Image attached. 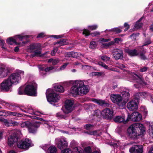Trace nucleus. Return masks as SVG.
<instances>
[{
	"instance_id": "nucleus-64",
	"label": "nucleus",
	"mask_w": 153,
	"mask_h": 153,
	"mask_svg": "<svg viewBox=\"0 0 153 153\" xmlns=\"http://www.w3.org/2000/svg\"><path fill=\"white\" fill-rule=\"evenodd\" d=\"M151 43V41L150 40H148L147 41L145 42L144 44L143 45L142 47L143 46L147 45Z\"/></svg>"
},
{
	"instance_id": "nucleus-13",
	"label": "nucleus",
	"mask_w": 153,
	"mask_h": 153,
	"mask_svg": "<svg viewBox=\"0 0 153 153\" xmlns=\"http://www.w3.org/2000/svg\"><path fill=\"white\" fill-rule=\"evenodd\" d=\"M18 147L21 149H27L29 147L33 146L31 141L28 139L22 140L17 144Z\"/></svg>"
},
{
	"instance_id": "nucleus-31",
	"label": "nucleus",
	"mask_w": 153,
	"mask_h": 153,
	"mask_svg": "<svg viewBox=\"0 0 153 153\" xmlns=\"http://www.w3.org/2000/svg\"><path fill=\"white\" fill-rule=\"evenodd\" d=\"M142 19V18H141L139 20L136 22L134 26V30H137L142 27L143 24L140 22Z\"/></svg>"
},
{
	"instance_id": "nucleus-41",
	"label": "nucleus",
	"mask_w": 153,
	"mask_h": 153,
	"mask_svg": "<svg viewBox=\"0 0 153 153\" xmlns=\"http://www.w3.org/2000/svg\"><path fill=\"white\" fill-rule=\"evenodd\" d=\"M149 132L150 137L153 139V125L149 126Z\"/></svg>"
},
{
	"instance_id": "nucleus-49",
	"label": "nucleus",
	"mask_w": 153,
	"mask_h": 153,
	"mask_svg": "<svg viewBox=\"0 0 153 153\" xmlns=\"http://www.w3.org/2000/svg\"><path fill=\"white\" fill-rule=\"evenodd\" d=\"M11 115L13 116H17L18 117H21L22 115V114L19 113L18 112H11Z\"/></svg>"
},
{
	"instance_id": "nucleus-54",
	"label": "nucleus",
	"mask_w": 153,
	"mask_h": 153,
	"mask_svg": "<svg viewBox=\"0 0 153 153\" xmlns=\"http://www.w3.org/2000/svg\"><path fill=\"white\" fill-rule=\"evenodd\" d=\"M57 117L59 119L65 118V117L61 113H58L56 114Z\"/></svg>"
},
{
	"instance_id": "nucleus-29",
	"label": "nucleus",
	"mask_w": 153,
	"mask_h": 153,
	"mask_svg": "<svg viewBox=\"0 0 153 153\" xmlns=\"http://www.w3.org/2000/svg\"><path fill=\"white\" fill-rule=\"evenodd\" d=\"M54 89L57 91L59 92H63L64 89L62 86L59 84L56 83L53 85Z\"/></svg>"
},
{
	"instance_id": "nucleus-2",
	"label": "nucleus",
	"mask_w": 153,
	"mask_h": 153,
	"mask_svg": "<svg viewBox=\"0 0 153 153\" xmlns=\"http://www.w3.org/2000/svg\"><path fill=\"white\" fill-rule=\"evenodd\" d=\"M143 125L139 123L134 124L130 126L127 129L128 136L131 138L135 139L138 136L143 134L145 132Z\"/></svg>"
},
{
	"instance_id": "nucleus-33",
	"label": "nucleus",
	"mask_w": 153,
	"mask_h": 153,
	"mask_svg": "<svg viewBox=\"0 0 153 153\" xmlns=\"http://www.w3.org/2000/svg\"><path fill=\"white\" fill-rule=\"evenodd\" d=\"M11 121L3 118H0V121L7 126H11Z\"/></svg>"
},
{
	"instance_id": "nucleus-57",
	"label": "nucleus",
	"mask_w": 153,
	"mask_h": 153,
	"mask_svg": "<svg viewBox=\"0 0 153 153\" xmlns=\"http://www.w3.org/2000/svg\"><path fill=\"white\" fill-rule=\"evenodd\" d=\"M85 128L87 130L91 129L93 127V125L90 124H87L84 126Z\"/></svg>"
},
{
	"instance_id": "nucleus-17",
	"label": "nucleus",
	"mask_w": 153,
	"mask_h": 153,
	"mask_svg": "<svg viewBox=\"0 0 153 153\" xmlns=\"http://www.w3.org/2000/svg\"><path fill=\"white\" fill-rule=\"evenodd\" d=\"M142 119V115L138 112H134L130 115H128V121L131 120L134 122L140 121Z\"/></svg>"
},
{
	"instance_id": "nucleus-24",
	"label": "nucleus",
	"mask_w": 153,
	"mask_h": 153,
	"mask_svg": "<svg viewBox=\"0 0 153 153\" xmlns=\"http://www.w3.org/2000/svg\"><path fill=\"white\" fill-rule=\"evenodd\" d=\"M9 73L8 68L4 65L0 66V77L3 78L7 76Z\"/></svg>"
},
{
	"instance_id": "nucleus-6",
	"label": "nucleus",
	"mask_w": 153,
	"mask_h": 153,
	"mask_svg": "<svg viewBox=\"0 0 153 153\" xmlns=\"http://www.w3.org/2000/svg\"><path fill=\"white\" fill-rule=\"evenodd\" d=\"M24 76V71H19L17 72L11 74L8 79L12 84H17L20 82L21 78Z\"/></svg>"
},
{
	"instance_id": "nucleus-7",
	"label": "nucleus",
	"mask_w": 153,
	"mask_h": 153,
	"mask_svg": "<svg viewBox=\"0 0 153 153\" xmlns=\"http://www.w3.org/2000/svg\"><path fill=\"white\" fill-rule=\"evenodd\" d=\"M37 84L33 82L26 85L25 89V92L28 95L36 96L37 95Z\"/></svg>"
},
{
	"instance_id": "nucleus-38",
	"label": "nucleus",
	"mask_w": 153,
	"mask_h": 153,
	"mask_svg": "<svg viewBox=\"0 0 153 153\" xmlns=\"http://www.w3.org/2000/svg\"><path fill=\"white\" fill-rule=\"evenodd\" d=\"M37 48V46L36 44H32L30 45L28 48V51L30 52H32V51Z\"/></svg>"
},
{
	"instance_id": "nucleus-37",
	"label": "nucleus",
	"mask_w": 153,
	"mask_h": 153,
	"mask_svg": "<svg viewBox=\"0 0 153 153\" xmlns=\"http://www.w3.org/2000/svg\"><path fill=\"white\" fill-rule=\"evenodd\" d=\"M98 64L100 66L103 67L105 69L108 70H111L112 71H114L113 68L109 67L107 65H106L104 63L101 62H99L98 63Z\"/></svg>"
},
{
	"instance_id": "nucleus-28",
	"label": "nucleus",
	"mask_w": 153,
	"mask_h": 153,
	"mask_svg": "<svg viewBox=\"0 0 153 153\" xmlns=\"http://www.w3.org/2000/svg\"><path fill=\"white\" fill-rule=\"evenodd\" d=\"M82 55L81 53L74 52H70L67 53L65 54L66 57H71L74 58H76Z\"/></svg>"
},
{
	"instance_id": "nucleus-25",
	"label": "nucleus",
	"mask_w": 153,
	"mask_h": 153,
	"mask_svg": "<svg viewBox=\"0 0 153 153\" xmlns=\"http://www.w3.org/2000/svg\"><path fill=\"white\" fill-rule=\"evenodd\" d=\"M109 144L111 146H113L114 147V152L115 151V148H117V147L119 149L123 150L125 149L126 147V146L124 145H122L120 146V142H117L114 140H112L111 142L109 143Z\"/></svg>"
},
{
	"instance_id": "nucleus-45",
	"label": "nucleus",
	"mask_w": 153,
	"mask_h": 153,
	"mask_svg": "<svg viewBox=\"0 0 153 153\" xmlns=\"http://www.w3.org/2000/svg\"><path fill=\"white\" fill-rule=\"evenodd\" d=\"M97 46L96 42L94 41H92L90 42V48L92 49H94Z\"/></svg>"
},
{
	"instance_id": "nucleus-22",
	"label": "nucleus",
	"mask_w": 153,
	"mask_h": 153,
	"mask_svg": "<svg viewBox=\"0 0 153 153\" xmlns=\"http://www.w3.org/2000/svg\"><path fill=\"white\" fill-rule=\"evenodd\" d=\"M91 152L90 147L85 148L83 151L80 147H76L73 149V153H90Z\"/></svg>"
},
{
	"instance_id": "nucleus-4",
	"label": "nucleus",
	"mask_w": 153,
	"mask_h": 153,
	"mask_svg": "<svg viewBox=\"0 0 153 153\" xmlns=\"http://www.w3.org/2000/svg\"><path fill=\"white\" fill-rule=\"evenodd\" d=\"M30 37V36L25 35L22 34L16 36L14 38H9L7 40V42L10 45L14 43L16 45H19L20 46H22L28 42V38Z\"/></svg>"
},
{
	"instance_id": "nucleus-46",
	"label": "nucleus",
	"mask_w": 153,
	"mask_h": 153,
	"mask_svg": "<svg viewBox=\"0 0 153 153\" xmlns=\"http://www.w3.org/2000/svg\"><path fill=\"white\" fill-rule=\"evenodd\" d=\"M101 58L103 61L105 62L109 61L110 59V58L106 55L101 56Z\"/></svg>"
},
{
	"instance_id": "nucleus-52",
	"label": "nucleus",
	"mask_w": 153,
	"mask_h": 153,
	"mask_svg": "<svg viewBox=\"0 0 153 153\" xmlns=\"http://www.w3.org/2000/svg\"><path fill=\"white\" fill-rule=\"evenodd\" d=\"M49 146L47 144H45L42 145L41 146V147L44 150L46 151L47 150Z\"/></svg>"
},
{
	"instance_id": "nucleus-16",
	"label": "nucleus",
	"mask_w": 153,
	"mask_h": 153,
	"mask_svg": "<svg viewBox=\"0 0 153 153\" xmlns=\"http://www.w3.org/2000/svg\"><path fill=\"white\" fill-rule=\"evenodd\" d=\"M1 89L6 91H9L12 87V84L8 78L4 80L1 83Z\"/></svg>"
},
{
	"instance_id": "nucleus-12",
	"label": "nucleus",
	"mask_w": 153,
	"mask_h": 153,
	"mask_svg": "<svg viewBox=\"0 0 153 153\" xmlns=\"http://www.w3.org/2000/svg\"><path fill=\"white\" fill-rule=\"evenodd\" d=\"M55 141L59 149H63L67 147L68 146V143L66 138L64 137L56 138L55 139Z\"/></svg>"
},
{
	"instance_id": "nucleus-39",
	"label": "nucleus",
	"mask_w": 153,
	"mask_h": 153,
	"mask_svg": "<svg viewBox=\"0 0 153 153\" xmlns=\"http://www.w3.org/2000/svg\"><path fill=\"white\" fill-rule=\"evenodd\" d=\"M59 62V60L58 59H50L48 61V62L51 63L53 65H56Z\"/></svg>"
},
{
	"instance_id": "nucleus-59",
	"label": "nucleus",
	"mask_w": 153,
	"mask_h": 153,
	"mask_svg": "<svg viewBox=\"0 0 153 153\" xmlns=\"http://www.w3.org/2000/svg\"><path fill=\"white\" fill-rule=\"evenodd\" d=\"M100 35V33L98 31H95L91 33V35L92 36H94Z\"/></svg>"
},
{
	"instance_id": "nucleus-63",
	"label": "nucleus",
	"mask_w": 153,
	"mask_h": 153,
	"mask_svg": "<svg viewBox=\"0 0 153 153\" xmlns=\"http://www.w3.org/2000/svg\"><path fill=\"white\" fill-rule=\"evenodd\" d=\"M148 68L146 67H144L143 68L140 69V71L141 72H143L146 71L147 69Z\"/></svg>"
},
{
	"instance_id": "nucleus-5",
	"label": "nucleus",
	"mask_w": 153,
	"mask_h": 153,
	"mask_svg": "<svg viewBox=\"0 0 153 153\" xmlns=\"http://www.w3.org/2000/svg\"><path fill=\"white\" fill-rule=\"evenodd\" d=\"M46 96L48 101L51 104L52 102H57L60 99L59 95L56 93L52 89H48L46 92Z\"/></svg>"
},
{
	"instance_id": "nucleus-3",
	"label": "nucleus",
	"mask_w": 153,
	"mask_h": 153,
	"mask_svg": "<svg viewBox=\"0 0 153 153\" xmlns=\"http://www.w3.org/2000/svg\"><path fill=\"white\" fill-rule=\"evenodd\" d=\"M122 93L124 100L123 99L122 97L120 94H111L110 98L113 102L117 104L120 107L123 108L128 100L130 94L128 90L123 91Z\"/></svg>"
},
{
	"instance_id": "nucleus-9",
	"label": "nucleus",
	"mask_w": 153,
	"mask_h": 153,
	"mask_svg": "<svg viewBox=\"0 0 153 153\" xmlns=\"http://www.w3.org/2000/svg\"><path fill=\"white\" fill-rule=\"evenodd\" d=\"M24 108L25 110H23L21 108H20V110L22 111L25 113H28L32 115H34L29 116V117L32 119H39V117L35 115L41 116V114H42L39 112L35 111L30 105H28L27 107H24Z\"/></svg>"
},
{
	"instance_id": "nucleus-23",
	"label": "nucleus",
	"mask_w": 153,
	"mask_h": 153,
	"mask_svg": "<svg viewBox=\"0 0 153 153\" xmlns=\"http://www.w3.org/2000/svg\"><path fill=\"white\" fill-rule=\"evenodd\" d=\"M113 57L115 59H121L123 57V53L121 50L118 49H114L112 51Z\"/></svg>"
},
{
	"instance_id": "nucleus-26",
	"label": "nucleus",
	"mask_w": 153,
	"mask_h": 153,
	"mask_svg": "<svg viewBox=\"0 0 153 153\" xmlns=\"http://www.w3.org/2000/svg\"><path fill=\"white\" fill-rule=\"evenodd\" d=\"M125 118L124 116H118L115 117L114 118L113 120L116 123L125 124L127 123L128 121V118L125 120Z\"/></svg>"
},
{
	"instance_id": "nucleus-15",
	"label": "nucleus",
	"mask_w": 153,
	"mask_h": 153,
	"mask_svg": "<svg viewBox=\"0 0 153 153\" xmlns=\"http://www.w3.org/2000/svg\"><path fill=\"white\" fill-rule=\"evenodd\" d=\"M132 78L137 81L138 86H137V84H135L134 85V86L136 88L139 89L140 88V85H142L143 84H146V83L144 81L143 79L142 76H138L137 75L134 74H132L131 75Z\"/></svg>"
},
{
	"instance_id": "nucleus-27",
	"label": "nucleus",
	"mask_w": 153,
	"mask_h": 153,
	"mask_svg": "<svg viewBox=\"0 0 153 153\" xmlns=\"http://www.w3.org/2000/svg\"><path fill=\"white\" fill-rule=\"evenodd\" d=\"M92 100L95 103L102 106H106L108 105V104L104 100L93 99Z\"/></svg>"
},
{
	"instance_id": "nucleus-30",
	"label": "nucleus",
	"mask_w": 153,
	"mask_h": 153,
	"mask_svg": "<svg viewBox=\"0 0 153 153\" xmlns=\"http://www.w3.org/2000/svg\"><path fill=\"white\" fill-rule=\"evenodd\" d=\"M122 28L121 27H118L116 28H114L113 29H112L110 30H106L105 32V33H107V32H114L116 33H120L121 31Z\"/></svg>"
},
{
	"instance_id": "nucleus-55",
	"label": "nucleus",
	"mask_w": 153,
	"mask_h": 153,
	"mask_svg": "<svg viewBox=\"0 0 153 153\" xmlns=\"http://www.w3.org/2000/svg\"><path fill=\"white\" fill-rule=\"evenodd\" d=\"M9 109L13 111H14L16 109V107L13 105L10 104L9 105Z\"/></svg>"
},
{
	"instance_id": "nucleus-10",
	"label": "nucleus",
	"mask_w": 153,
	"mask_h": 153,
	"mask_svg": "<svg viewBox=\"0 0 153 153\" xmlns=\"http://www.w3.org/2000/svg\"><path fill=\"white\" fill-rule=\"evenodd\" d=\"M74 104V100H67L65 102V107L62 108V109L65 114L69 113L73 110Z\"/></svg>"
},
{
	"instance_id": "nucleus-35",
	"label": "nucleus",
	"mask_w": 153,
	"mask_h": 153,
	"mask_svg": "<svg viewBox=\"0 0 153 153\" xmlns=\"http://www.w3.org/2000/svg\"><path fill=\"white\" fill-rule=\"evenodd\" d=\"M42 56L41 51L40 50H36L34 51L31 54V56L33 57L34 56L39 57Z\"/></svg>"
},
{
	"instance_id": "nucleus-62",
	"label": "nucleus",
	"mask_w": 153,
	"mask_h": 153,
	"mask_svg": "<svg viewBox=\"0 0 153 153\" xmlns=\"http://www.w3.org/2000/svg\"><path fill=\"white\" fill-rule=\"evenodd\" d=\"M52 37H53L56 39H59V38L62 37V35H52Z\"/></svg>"
},
{
	"instance_id": "nucleus-11",
	"label": "nucleus",
	"mask_w": 153,
	"mask_h": 153,
	"mask_svg": "<svg viewBox=\"0 0 153 153\" xmlns=\"http://www.w3.org/2000/svg\"><path fill=\"white\" fill-rule=\"evenodd\" d=\"M13 132L15 134L11 135L8 138V143L9 146H11L14 143L17 142L21 134V131L19 130L15 131Z\"/></svg>"
},
{
	"instance_id": "nucleus-58",
	"label": "nucleus",
	"mask_w": 153,
	"mask_h": 153,
	"mask_svg": "<svg viewBox=\"0 0 153 153\" xmlns=\"http://www.w3.org/2000/svg\"><path fill=\"white\" fill-rule=\"evenodd\" d=\"M11 126H17L19 124L16 121H13L12 120L11 121Z\"/></svg>"
},
{
	"instance_id": "nucleus-36",
	"label": "nucleus",
	"mask_w": 153,
	"mask_h": 153,
	"mask_svg": "<svg viewBox=\"0 0 153 153\" xmlns=\"http://www.w3.org/2000/svg\"><path fill=\"white\" fill-rule=\"evenodd\" d=\"M57 149L54 146H50L48 149L47 153H56Z\"/></svg>"
},
{
	"instance_id": "nucleus-32",
	"label": "nucleus",
	"mask_w": 153,
	"mask_h": 153,
	"mask_svg": "<svg viewBox=\"0 0 153 153\" xmlns=\"http://www.w3.org/2000/svg\"><path fill=\"white\" fill-rule=\"evenodd\" d=\"M66 40L65 39H62L58 42H54V45H55L56 44H58L59 45V46L66 45L67 43L66 42Z\"/></svg>"
},
{
	"instance_id": "nucleus-43",
	"label": "nucleus",
	"mask_w": 153,
	"mask_h": 153,
	"mask_svg": "<svg viewBox=\"0 0 153 153\" xmlns=\"http://www.w3.org/2000/svg\"><path fill=\"white\" fill-rule=\"evenodd\" d=\"M146 52V51H145L143 50L142 52H141L140 53L139 56L142 59H146V57L144 55V54Z\"/></svg>"
},
{
	"instance_id": "nucleus-19",
	"label": "nucleus",
	"mask_w": 153,
	"mask_h": 153,
	"mask_svg": "<svg viewBox=\"0 0 153 153\" xmlns=\"http://www.w3.org/2000/svg\"><path fill=\"white\" fill-rule=\"evenodd\" d=\"M45 68V65H40L38 66V68L40 75L43 76L45 74L46 72H49L53 70L54 68V67L52 66L47 67L46 68Z\"/></svg>"
},
{
	"instance_id": "nucleus-40",
	"label": "nucleus",
	"mask_w": 153,
	"mask_h": 153,
	"mask_svg": "<svg viewBox=\"0 0 153 153\" xmlns=\"http://www.w3.org/2000/svg\"><path fill=\"white\" fill-rule=\"evenodd\" d=\"M140 111L143 113L144 115L146 116L148 114V111L147 109L144 106H142L140 107Z\"/></svg>"
},
{
	"instance_id": "nucleus-18",
	"label": "nucleus",
	"mask_w": 153,
	"mask_h": 153,
	"mask_svg": "<svg viewBox=\"0 0 153 153\" xmlns=\"http://www.w3.org/2000/svg\"><path fill=\"white\" fill-rule=\"evenodd\" d=\"M143 146L141 145H137L133 146L129 149L130 153H143Z\"/></svg>"
},
{
	"instance_id": "nucleus-60",
	"label": "nucleus",
	"mask_w": 153,
	"mask_h": 153,
	"mask_svg": "<svg viewBox=\"0 0 153 153\" xmlns=\"http://www.w3.org/2000/svg\"><path fill=\"white\" fill-rule=\"evenodd\" d=\"M124 26L126 28L125 29L124 31H126L129 28V25L127 23H125L124 24Z\"/></svg>"
},
{
	"instance_id": "nucleus-61",
	"label": "nucleus",
	"mask_w": 153,
	"mask_h": 153,
	"mask_svg": "<svg viewBox=\"0 0 153 153\" xmlns=\"http://www.w3.org/2000/svg\"><path fill=\"white\" fill-rule=\"evenodd\" d=\"M117 66L118 68L121 69H123L126 68L125 66L122 64H119Z\"/></svg>"
},
{
	"instance_id": "nucleus-34",
	"label": "nucleus",
	"mask_w": 153,
	"mask_h": 153,
	"mask_svg": "<svg viewBox=\"0 0 153 153\" xmlns=\"http://www.w3.org/2000/svg\"><path fill=\"white\" fill-rule=\"evenodd\" d=\"M126 52L129 55L132 56H136L138 54L137 51L135 49L128 50Z\"/></svg>"
},
{
	"instance_id": "nucleus-56",
	"label": "nucleus",
	"mask_w": 153,
	"mask_h": 153,
	"mask_svg": "<svg viewBox=\"0 0 153 153\" xmlns=\"http://www.w3.org/2000/svg\"><path fill=\"white\" fill-rule=\"evenodd\" d=\"M82 33L83 34L85 35V36H88L90 35L89 31L87 29L83 30Z\"/></svg>"
},
{
	"instance_id": "nucleus-20",
	"label": "nucleus",
	"mask_w": 153,
	"mask_h": 153,
	"mask_svg": "<svg viewBox=\"0 0 153 153\" xmlns=\"http://www.w3.org/2000/svg\"><path fill=\"white\" fill-rule=\"evenodd\" d=\"M110 40L109 39H106L101 38L100 39L99 42L101 44V46L102 48H106L114 44V42L113 41H111L108 43H105V42H109Z\"/></svg>"
},
{
	"instance_id": "nucleus-44",
	"label": "nucleus",
	"mask_w": 153,
	"mask_h": 153,
	"mask_svg": "<svg viewBox=\"0 0 153 153\" xmlns=\"http://www.w3.org/2000/svg\"><path fill=\"white\" fill-rule=\"evenodd\" d=\"M138 95L140 96V97H141L144 98L146 97L148 95V93L145 92H143L139 93Z\"/></svg>"
},
{
	"instance_id": "nucleus-14",
	"label": "nucleus",
	"mask_w": 153,
	"mask_h": 153,
	"mask_svg": "<svg viewBox=\"0 0 153 153\" xmlns=\"http://www.w3.org/2000/svg\"><path fill=\"white\" fill-rule=\"evenodd\" d=\"M101 114L104 118L111 120L113 116V111L112 109L106 108L102 111Z\"/></svg>"
},
{
	"instance_id": "nucleus-42",
	"label": "nucleus",
	"mask_w": 153,
	"mask_h": 153,
	"mask_svg": "<svg viewBox=\"0 0 153 153\" xmlns=\"http://www.w3.org/2000/svg\"><path fill=\"white\" fill-rule=\"evenodd\" d=\"M69 63H65L63 65H62L59 69L57 70V71H60L64 70L66 67L67 65H68Z\"/></svg>"
},
{
	"instance_id": "nucleus-50",
	"label": "nucleus",
	"mask_w": 153,
	"mask_h": 153,
	"mask_svg": "<svg viewBox=\"0 0 153 153\" xmlns=\"http://www.w3.org/2000/svg\"><path fill=\"white\" fill-rule=\"evenodd\" d=\"M98 27V26L97 25H95L92 26H88V29L89 30H96Z\"/></svg>"
},
{
	"instance_id": "nucleus-51",
	"label": "nucleus",
	"mask_w": 153,
	"mask_h": 153,
	"mask_svg": "<svg viewBox=\"0 0 153 153\" xmlns=\"http://www.w3.org/2000/svg\"><path fill=\"white\" fill-rule=\"evenodd\" d=\"M24 90L23 88L22 87L19 88L18 89V94L20 95L23 94H25V91H23Z\"/></svg>"
},
{
	"instance_id": "nucleus-53",
	"label": "nucleus",
	"mask_w": 153,
	"mask_h": 153,
	"mask_svg": "<svg viewBox=\"0 0 153 153\" xmlns=\"http://www.w3.org/2000/svg\"><path fill=\"white\" fill-rule=\"evenodd\" d=\"M58 50V48H54L51 51V55L52 56H54Z\"/></svg>"
},
{
	"instance_id": "nucleus-47",
	"label": "nucleus",
	"mask_w": 153,
	"mask_h": 153,
	"mask_svg": "<svg viewBox=\"0 0 153 153\" xmlns=\"http://www.w3.org/2000/svg\"><path fill=\"white\" fill-rule=\"evenodd\" d=\"M73 151H72L70 149L68 148L63 150L61 152V153H72Z\"/></svg>"
},
{
	"instance_id": "nucleus-48",
	"label": "nucleus",
	"mask_w": 153,
	"mask_h": 153,
	"mask_svg": "<svg viewBox=\"0 0 153 153\" xmlns=\"http://www.w3.org/2000/svg\"><path fill=\"white\" fill-rule=\"evenodd\" d=\"M98 131H89L86 132V133L90 135H99L97 133Z\"/></svg>"
},
{
	"instance_id": "nucleus-1",
	"label": "nucleus",
	"mask_w": 153,
	"mask_h": 153,
	"mask_svg": "<svg viewBox=\"0 0 153 153\" xmlns=\"http://www.w3.org/2000/svg\"><path fill=\"white\" fill-rule=\"evenodd\" d=\"M84 80H80L69 81L63 82L62 85L65 87L69 86L72 84L71 92L74 94L84 95L87 94L89 91L88 86L84 84Z\"/></svg>"
},
{
	"instance_id": "nucleus-21",
	"label": "nucleus",
	"mask_w": 153,
	"mask_h": 153,
	"mask_svg": "<svg viewBox=\"0 0 153 153\" xmlns=\"http://www.w3.org/2000/svg\"><path fill=\"white\" fill-rule=\"evenodd\" d=\"M127 108L130 111H133L138 108V100L136 99L132 100L127 104Z\"/></svg>"
},
{
	"instance_id": "nucleus-8",
	"label": "nucleus",
	"mask_w": 153,
	"mask_h": 153,
	"mask_svg": "<svg viewBox=\"0 0 153 153\" xmlns=\"http://www.w3.org/2000/svg\"><path fill=\"white\" fill-rule=\"evenodd\" d=\"M21 126L22 128H27L29 132L33 133L36 132L37 128L39 126V124L35 123H32L29 121L22 122L21 124Z\"/></svg>"
}]
</instances>
